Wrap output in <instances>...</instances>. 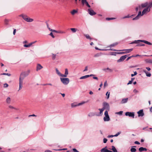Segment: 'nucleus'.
Returning <instances> with one entry per match:
<instances>
[{
    "label": "nucleus",
    "instance_id": "1",
    "mask_svg": "<svg viewBox=\"0 0 152 152\" xmlns=\"http://www.w3.org/2000/svg\"><path fill=\"white\" fill-rule=\"evenodd\" d=\"M149 7H148L146 8L145 9L142 11V13H141V11H139L137 15L135 18H133L132 20H137L140 18V16H142L146 13L149 12L150 11V9H149Z\"/></svg>",
    "mask_w": 152,
    "mask_h": 152
},
{
    "label": "nucleus",
    "instance_id": "2",
    "mask_svg": "<svg viewBox=\"0 0 152 152\" xmlns=\"http://www.w3.org/2000/svg\"><path fill=\"white\" fill-rule=\"evenodd\" d=\"M104 50H112L113 51H125V52L126 53H128L130 52H131L133 50V49H124L123 50H117L116 49H111L110 48V49H105Z\"/></svg>",
    "mask_w": 152,
    "mask_h": 152
},
{
    "label": "nucleus",
    "instance_id": "3",
    "mask_svg": "<svg viewBox=\"0 0 152 152\" xmlns=\"http://www.w3.org/2000/svg\"><path fill=\"white\" fill-rule=\"evenodd\" d=\"M61 82L64 85H67L69 82V80L68 78H61Z\"/></svg>",
    "mask_w": 152,
    "mask_h": 152
},
{
    "label": "nucleus",
    "instance_id": "4",
    "mask_svg": "<svg viewBox=\"0 0 152 152\" xmlns=\"http://www.w3.org/2000/svg\"><path fill=\"white\" fill-rule=\"evenodd\" d=\"M21 76H20L19 78V89L18 90L19 91V90L21 89L23 87V81L24 80L23 77H21Z\"/></svg>",
    "mask_w": 152,
    "mask_h": 152
},
{
    "label": "nucleus",
    "instance_id": "5",
    "mask_svg": "<svg viewBox=\"0 0 152 152\" xmlns=\"http://www.w3.org/2000/svg\"><path fill=\"white\" fill-rule=\"evenodd\" d=\"M105 116L104 118V121H109L110 120V118L109 116L108 112L107 110L105 111L104 112Z\"/></svg>",
    "mask_w": 152,
    "mask_h": 152
},
{
    "label": "nucleus",
    "instance_id": "6",
    "mask_svg": "<svg viewBox=\"0 0 152 152\" xmlns=\"http://www.w3.org/2000/svg\"><path fill=\"white\" fill-rule=\"evenodd\" d=\"M103 107H102L104 110L106 109L107 111L110 110V106L109 104L106 102H104L103 104Z\"/></svg>",
    "mask_w": 152,
    "mask_h": 152
},
{
    "label": "nucleus",
    "instance_id": "7",
    "mask_svg": "<svg viewBox=\"0 0 152 152\" xmlns=\"http://www.w3.org/2000/svg\"><path fill=\"white\" fill-rule=\"evenodd\" d=\"M30 72V70H27L26 72L22 73L20 74V76H21V75H22L21 77L22 76L23 77V79H24V78L25 77L27 76V75H28Z\"/></svg>",
    "mask_w": 152,
    "mask_h": 152
},
{
    "label": "nucleus",
    "instance_id": "8",
    "mask_svg": "<svg viewBox=\"0 0 152 152\" xmlns=\"http://www.w3.org/2000/svg\"><path fill=\"white\" fill-rule=\"evenodd\" d=\"M128 55H127L121 56L119 59L118 60L117 62H120L123 61L126 57H128Z\"/></svg>",
    "mask_w": 152,
    "mask_h": 152
},
{
    "label": "nucleus",
    "instance_id": "9",
    "mask_svg": "<svg viewBox=\"0 0 152 152\" xmlns=\"http://www.w3.org/2000/svg\"><path fill=\"white\" fill-rule=\"evenodd\" d=\"M126 116H128L129 117H132L133 118H134V113L130 112H126L125 113Z\"/></svg>",
    "mask_w": 152,
    "mask_h": 152
},
{
    "label": "nucleus",
    "instance_id": "10",
    "mask_svg": "<svg viewBox=\"0 0 152 152\" xmlns=\"http://www.w3.org/2000/svg\"><path fill=\"white\" fill-rule=\"evenodd\" d=\"M88 13L91 15H95L96 13L94 11L91 9H88Z\"/></svg>",
    "mask_w": 152,
    "mask_h": 152
},
{
    "label": "nucleus",
    "instance_id": "11",
    "mask_svg": "<svg viewBox=\"0 0 152 152\" xmlns=\"http://www.w3.org/2000/svg\"><path fill=\"white\" fill-rule=\"evenodd\" d=\"M138 115L139 117L143 116L144 115V113L143 112V110L142 109L140 110L137 112Z\"/></svg>",
    "mask_w": 152,
    "mask_h": 152
},
{
    "label": "nucleus",
    "instance_id": "12",
    "mask_svg": "<svg viewBox=\"0 0 152 152\" xmlns=\"http://www.w3.org/2000/svg\"><path fill=\"white\" fill-rule=\"evenodd\" d=\"M94 75L93 74H91L90 75H86L83 76H82V77H80V79H86V78H87L90 76H94Z\"/></svg>",
    "mask_w": 152,
    "mask_h": 152
},
{
    "label": "nucleus",
    "instance_id": "13",
    "mask_svg": "<svg viewBox=\"0 0 152 152\" xmlns=\"http://www.w3.org/2000/svg\"><path fill=\"white\" fill-rule=\"evenodd\" d=\"M68 74V71L67 69H65V72L64 75L62 74V77H66Z\"/></svg>",
    "mask_w": 152,
    "mask_h": 152
},
{
    "label": "nucleus",
    "instance_id": "14",
    "mask_svg": "<svg viewBox=\"0 0 152 152\" xmlns=\"http://www.w3.org/2000/svg\"><path fill=\"white\" fill-rule=\"evenodd\" d=\"M147 150L146 149V148H143L142 147H140L139 148V151L140 152H142L144 151H147Z\"/></svg>",
    "mask_w": 152,
    "mask_h": 152
},
{
    "label": "nucleus",
    "instance_id": "15",
    "mask_svg": "<svg viewBox=\"0 0 152 152\" xmlns=\"http://www.w3.org/2000/svg\"><path fill=\"white\" fill-rule=\"evenodd\" d=\"M128 98L122 99L121 101V103L122 104H124L126 103L128 101Z\"/></svg>",
    "mask_w": 152,
    "mask_h": 152
},
{
    "label": "nucleus",
    "instance_id": "16",
    "mask_svg": "<svg viewBox=\"0 0 152 152\" xmlns=\"http://www.w3.org/2000/svg\"><path fill=\"white\" fill-rule=\"evenodd\" d=\"M139 41H140L141 42H144L146 44H147L149 45H152V44L151 43L146 40H139Z\"/></svg>",
    "mask_w": 152,
    "mask_h": 152
},
{
    "label": "nucleus",
    "instance_id": "17",
    "mask_svg": "<svg viewBox=\"0 0 152 152\" xmlns=\"http://www.w3.org/2000/svg\"><path fill=\"white\" fill-rule=\"evenodd\" d=\"M42 68L43 67L40 64H38L37 65L36 70L38 71Z\"/></svg>",
    "mask_w": 152,
    "mask_h": 152
},
{
    "label": "nucleus",
    "instance_id": "18",
    "mask_svg": "<svg viewBox=\"0 0 152 152\" xmlns=\"http://www.w3.org/2000/svg\"><path fill=\"white\" fill-rule=\"evenodd\" d=\"M33 19L32 18H30L28 17H27V18H26V20L25 21L27 22H32L33 21Z\"/></svg>",
    "mask_w": 152,
    "mask_h": 152
},
{
    "label": "nucleus",
    "instance_id": "19",
    "mask_svg": "<svg viewBox=\"0 0 152 152\" xmlns=\"http://www.w3.org/2000/svg\"><path fill=\"white\" fill-rule=\"evenodd\" d=\"M19 16L22 17L23 19L25 20L28 17L26 15L23 14L20 15Z\"/></svg>",
    "mask_w": 152,
    "mask_h": 152
},
{
    "label": "nucleus",
    "instance_id": "20",
    "mask_svg": "<svg viewBox=\"0 0 152 152\" xmlns=\"http://www.w3.org/2000/svg\"><path fill=\"white\" fill-rule=\"evenodd\" d=\"M56 71L57 74L60 76L62 77V74H61L57 68L56 69Z\"/></svg>",
    "mask_w": 152,
    "mask_h": 152
},
{
    "label": "nucleus",
    "instance_id": "21",
    "mask_svg": "<svg viewBox=\"0 0 152 152\" xmlns=\"http://www.w3.org/2000/svg\"><path fill=\"white\" fill-rule=\"evenodd\" d=\"M143 72H144L146 74V76L147 77H150L151 74V73H148V72L146 71L145 70H143Z\"/></svg>",
    "mask_w": 152,
    "mask_h": 152
},
{
    "label": "nucleus",
    "instance_id": "22",
    "mask_svg": "<svg viewBox=\"0 0 152 152\" xmlns=\"http://www.w3.org/2000/svg\"><path fill=\"white\" fill-rule=\"evenodd\" d=\"M53 32H55L57 33H60V34H65V32L64 31H58L56 30H54L53 31Z\"/></svg>",
    "mask_w": 152,
    "mask_h": 152
},
{
    "label": "nucleus",
    "instance_id": "23",
    "mask_svg": "<svg viewBox=\"0 0 152 152\" xmlns=\"http://www.w3.org/2000/svg\"><path fill=\"white\" fill-rule=\"evenodd\" d=\"M6 103L8 104H10L11 102V99L10 97H8L6 100Z\"/></svg>",
    "mask_w": 152,
    "mask_h": 152
},
{
    "label": "nucleus",
    "instance_id": "24",
    "mask_svg": "<svg viewBox=\"0 0 152 152\" xmlns=\"http://www.w3.org/2000/svg\"><path fill=\"white\" fill-rule=\"evenodd\" d=\"M118 42H115V43H114L113 44L110 45L108 46V47H115V46H116L117 45H118Z\"/></svg>",
    "mask_w": 152,
    "mask_h": 152
},
{
    "label": "nucleus",
    "instance_id": "25",
    "mask_svg": "<svg viewBox=\"0 0 152 152\" xmlns=\"http://www.w3.org/2000/svg\"><path fill=\"white\" fill-rule=\"evenodd\" d=\"M148 6V3L146 2L144 4H141V7L142 8H143L144 7H146L147 6Z\"/></svg>",
    "mask_w": 152,
    "mask_h": 152
},
{
    "label": "nucleus",
    "instance_id": "26",
    "mask_svg": "<svg viewBox=\"0 0 152 152\" xmlns=\"http://www.w3.org/2000/svg\"><path fill=\"white\" fill-rule=\"evenodd\" d=\"M110 149L112 150L113 152H117V150L114 146H112V148Z\"/></svg>",
    "mask_w": 152,
    "mask_h": 152
},
{
    "label": "nucleus",
    "instance_id": "27",
    "mask_svg": "<svg viewBox=\"0 0 152 152\" xmlns=\"http://www.w3.org/2000/svg\"><path fill=\"white\" fill-rule=\"evenodd\" d=\"M77 12V10H73L71 12V13L72 15H73Z\"/></svg>",
    "mask_w": 152,
    "mask_h": 152
},
{
    "label": "nucleus",
    "instance_id": "28",
    "mask_svg": "<svg viewBox=\"0 0 152 152\" xmlns=\"http://www.w3.org/2000/svg\"><path fill=\"white\" fill-rule=\"evenodd\" d=\"M101 151H111L110 150H108L107 149V146H106L105 147L102 148L101 150Z\"/></svg>",
    "mask_w": 152,
    "mask_h": 152
},
{
    "label": "nucleus",
    "instance_id": "29",
    "mask_svg": "<svg viewBox=\"0 0 152 152\" xmlns=\"http://www.w3.org/2000/svg\"><path fill=\"white\" fill-rule=\"evenodd\" d=\"M70 30L73 33L77 31V29L76 28H70Z\"/></svg>",
    "mask_w": 152,
    "mask_h": 152
},
{
    "label": "nucleus",
    "instance_id": "30",
    "mask_svg": "<svg viewBox=\"0 0 152 152\" xmlns=\"http://www.w3.org/2000/svg\"><path fill=\"white\" fill-rule=\"evenodd\" d=\"M95 115L94 113H90L88 114V116L89 117H92L94 116Z\"/></svg>",
    "mask_w": 152,
    "mask_h": 152
},
{
    "label": "nucleus",
    "instance_id": "31",
    "mask_svg": "<svg viewBox=\"0 0 152 152\" xmlns=\"http://www.w3.org/2000/svg\"><path fill=\"white\" fill-rule=\"evenodd\" d=\"M130 151L131 152H135L136 151V149L135 148H132L131 149Z\"/></svg>",
    "mask_w": 152,
    "mask_h": 152
},
{
    "label": "nucleus",
    "instance_id": "32",
    "mask_svg": "<svg viewBox=\"0 0 152 152\" xmlns=\"http://www.w3.org/2000/svg\"><path fill=\"white\" fill-rule=\"evenodd\" d=\"M117 54V52H111L110 53V55H111L116 56Z\"/></svg>",
    "mask_w": 152,
    "mask_h": 152
},
{
    "label": "nucleus",
    "instance_id": "33",
    "mask_svg": "<svg viewBox=\"0 0 152 152\" xmlns=\"http://www.w3.org/2000/svg\"><path fill=\"white\" fill-rule=\"evenodd\" d=\"M9 21V20L7 19H5L4 20V23L5 24L8 25V22Z\"/></svg>",
    "mask_w": 152,
    "mask_h": 152
},
{
    "label": "nucleus",
    "instance_id": "34",
    "mask_svg": "<svg viewBox=\"0 0 152 152\" xmlns=\"http://www.w3.org/2000/svg\"><path fill=\"white\" fill-rule=\"evenodd\" d=\"M99 110L100 111V114L102 113L103 111L104 110L103 108L101 109H99Z\"/></svg>",
    "mask_w": 152,
    "mask_h": 152
},
{
    "label": "nucleus",
    "instance_id": "35",
    "mask_svg": "<svg viewBox=\"0 0 152 152\" xmlns=\"http://www.w3.org/2000/svg\"><path fill=\"white\" fill-rule=\"evenodd\" d=\"M23 46L26 48H29L31 47V45L29 43L28 45L25 44Z\"/></svg>",
    "mask_w": 152,
    "mask_h": 152
},
{
    "label": "nucleus",
    "instance_id": "36",
    "mask_svg": "<svg viewBox=\"0 0 152 152\" xmlns=\"http://www.w3.org/2000/svg\"><path fill=\"white\" fill-rule=\"evenodd\" d=\"M85 36L87 39H91V38L89 35L86 34L85 35Z\"/></svg>",
    "mask_w": 152,
    "mask_h": 152
},
{
    "label": "nucleus",
    "instance_id": "37",
    "mask_svg": "<svg viewBox=\"0 0 152 152\" xmlns=\"http://www.w3.org/2000/svg\"><path fill=\"white\" fill-rule=\"evenodd\" d=\"M8 107H9V108H10V109H15V110H17V109L16 108L10 105H9Z\"/></svg>",
    "mask_w": 152,
    "mask_h": 152
},
{
    "label": "nucleus",
    "instance_id": "38",
    "mask_svg": "<svg viewBox=\"0 0 152 152\" xmlns=\"http://www.w3.org/2000/svg\"><path fill=\"white\" fill-rule=\"evenodd\" d=\"M115 19V18H106V20H111L114 19Z\"/></svg>",
    "mask_w": 152,
    "mask_h": 152
},
{
    "label": "nucleus",
    "instance_id": "39",
    "mask_svg": "<svg viewBox=\"0 0 152 152\" xmlns=\"http://www.w3.org/2000/svg\"><path fill=\"white\" fill-rule=\"evenodd\" d=\"M106 95L107 96V99H108L110 96V92H107L106 94Z\"/></svg>",
    "mask_w": 152,
    "mask_h": 152
},
{
    "label": "nucleus",
    "instance_id": "40",
    "mask_svg": "<svg viewBox=\"0 0 152 152\" xmlns=\"http://www.w3.org/2000/svg\"><path fill=\"white\" fill-rule=\"evenodd\" d=\"M1 75H7L9 76H11V74L9 73H3V74H1Z\"/></svg>",
    "mask_w": 152,
    "mask_h": 152
},
{
    "label": "nucleus",
    "instance_id": "41",
    "mask_svg": "<svg viewBox=\"0 0 152 152\" xmlns=\"http://www.w3.org/2000/svg\"><path fill=\"white\" fill-rule=\"evenodd\" d=\"M77 106V104L76 105V104H75V103H72V104H71V107H75L76 106Z\"/></svg>",
    "mask_w": 152,
    "mask_h": 152
},
{
    "label": "nucleus",
    "instance_id": "42",
    "mask_svg": "<svg viewBox=\"0 0 152 152\" xmlns=\"http://www.w3.org/2000/svg\"><path fill=\"white\" fill-rule=\"evenodd\" d=\"M56 55L54 54H52V59L54 60L55 59Z\"/></svg>",
    "mask_w": 152,
    "mask_h": 152
},
{
    "label": "nucleus",
    "instance_id": "43",
    "mask_svg": "<svg viewBox=\"0 0 152 152\" xmlns=\"http://www.w3.org/2000/svg\"><path fill=\"white\" fill-rule=\"evenodd\" d=\"M49 35L52 37L53 38H54L55 36L53 35V33L52 32L50 33Z\"/></svg>",
    "mask_w": 152,
    "mask_h": 152
},
{
    "label": "nucleus",
    "instance_id": "44",
    "mask_svg": "<svg viewBox=\"0 0 152 152\" xmlns=\"http://www.w3.org/2000/svg\"><path fill=\"white\" fill-rule=\"evenodd\" d=\"M148 7L149 8H151L152 7V1L148 4Z\"/></svg>",
    "mask_w": 152,
    "mask_h": 152
},
{
    "label": "nucleus",
    "instance_id": "45",
    "mask_svg": "<svg viewBox=\"0 0 152 152\" xmlns=\"http://www.w3.org/2000/svg\"><path fill=\"white\" fill-rule=\"evenodd\" d=\"M81 2L82 4H84L85 3L87 2V0H82Z\"/></svg>",
    "mask_w": 152,
    "mask_h": 152
},
{
    "label": "nucleus",
    "instance_id": "46",
    "mask_svg": "<svg viewBox=\"0 0 152 152\" xmlns=\"http://www.w3.org/2000/svg\"><path fill=\"white\" fill-rule=\"evenodd\" d=\"M121 133V132H118L117 134H116L115 135H114V136L115 137H117L118 136L119 134H120Z\"/></svg>",
    "mask_w": 152,
    "mask_h": 152
},
{
    "label": "nucleus",
    "instance_id": "47",
    "mask_svg": "<svg viewBox=\"0 0 152 152\" xmlns=\"http://www.w3.org/2000/svg\"><path fill=\"white\" fill-rule=\"evenodd\" d=\"M123 113V112L122 111H120L119 112H117L116 113V114H119V115H122V113Z\"/></svg>",
    "mask_w": 152,
    "mask_h": 152
},
{
    "label": "nucleus",
    "instance_id": "48",
    "mask_svg": "<svg viewBox=\"0 0 152 152\" xmlns=\"http://www.w3.org/2000/svg\"><path fill=\"white\" fill-rule=\"evenodd\" d=\"M126 53L125 52H117V54H126Z\"/></svg>",
    "mask_w": 152,
    "mask_h": 152
},
{
    "label": "nucleus",
    "instance_id": "49",
    "mask_svg": "<svg viewBox=\"0 0 152 152\" xmlns=\"http://www.w3.org/2000/svg\"><path fill=\"white\" fill-rule=\"evenodd\" d=\"M8 86V85L7 83H5L4 84V88H7Z\"/></svg>",
    "mask_w": 152,
    "mask_h": 152
},
{
    "label": "nucleus",
    "instance_id": "50",
    "mask_svg": "<svg viewBox=\"0 0 152 152\" xmlns=\"http://www.w3.org/2000/svg\"><path fill=\"white\" fill-rule=\"evenodd\" d=\"M85 103V102H82L81 103H79L78 104H77V106H80V105H81L82 104H84Z\"/></svg>",
    "mask_w": 152,
    "mask_h": 152
},
{
    "label": "nucleus",
    "instance_id": "51",
    "mask_svg": "<svg viewBox=\"0 0 152 152\" xmlns=\"http://www.w3.org/2000/svg\"><path fill=\"white\" fill-rule=\"evenodd\" d=\"M37 42V41H35L34 42H31L30 43V44L31 45V46L33 44H34V43H35L36 42Z\"/></svg>",
    "mask_w": 152,
    "mask_h": 152
},
{
    "label": "nucleus",
    "instance_id": "52",
    "mask_svg": "<svg viewBox=\"0 0 152 152\" xmlns=\"http://www.w3.org/2000/svg\"><path fill=\"white\" fill-rule=\"evenodd\" d=\"M106 69L109 70L110 72H112L113 71V70L112 69H110L109 68H107L105 69V70Z\"/></svg>",
    "mask_w": 152,
    "mask_h": 152
},
{
    "label": "nucleus",
    "instance_id": "53",
    "mask_svg": "<svg viewBox=\"0 0 152 152\" xmlns=\"http://www.w3.org/2000/svg\"><path fill=\"white\" fill-rule=\"evenodd\" d=\"M100 55L99 53H97L95 55H94V57H99L100 56Z\"/></svg>",
    "mask_w": 152,
    "mask_h": 152
},
{
    "label": "nucleus",
    "instance_id": "54",
    "mask_svg": "<svg viewBox=\"0 0 152 152\" xmlns=\"http://www.w3.org/2000/svg\"><path fill=\"white\" fill-rule=\"evenodd\" d=\"M107 140L106 138H104L103 139V142L104 143H106L107 141Z\"/></svg>",
    "mask_w": 152,
    "mask_h": 152
},
{
    "label": "nucleus",
    "instance_id": "55",
    "mask_svg": "<svg viewBox=\"0 0 152 152\" xmlns=\"http://www.w3.org/2000/svg\"><path fill=\"white\" fill-rule=\"evenodd\" d=\"M85 4H86V5L88 7H90V6L89 4L88 3V2H86V3H85Z\"/></svg>",
    "mask_w": 152,
    "mask_h": 152
},
{
    "label": "nucleus",
    "instance_id": "56",
    "mask_svg": "<svg viewBox=\"0 0 152 152\" xmlns=\"http://www.w3.org/2000/svg\"><path fill=\"white\" fill-rule=\"evenodd\" d=\"M138 41H139V40H135L134 42H132L131 43V44H133V43H138Z\"/></svg>",
    "mask_w": 152,
    "mask_h": 152
},
{
    "label": "nucleus",
    "instance_id": "57",
    "mask_svg": "<svg viewBox=\"0 0 152 152\" xmlns=\"http://www.w3.org/2000/svg\"><path fill=\"white\" fill-rule=\"evenodd\" d=\"M72 150L74 152H79L78 151H77L76 149L75 148H73Z\"/></svg>",
    "mask_w": 152,
    "mask_h": 152
},
{
    "label": "nucleus",
    "instance_id": "58",
    "mask_svg": "<svg viewBox=\"0 0 152 152\" xmlns=\"http://www.w3.org/2000/svg\"><path fill=\"white\" fill-rule=\"evenodd\" d=\"M107 86V81H105L104 84V87H105Z\"/></svg>",
    "mask_w": 152,
    "mask_h": 152
},
{
    "label": "nucleus",
    "instance_id": "59",
    "mask_svg": "<svg viewBox=\"0 0 152 152\" xmlns=\"http://www.w3.org/2000/svg\"><path fill=\"white\" fill-rule=\"evenodd\" d=\"M101 152H113L112 151H101Z\"/></svg>",
    "mask_w": 152,
    "mask_h": 152
},
{
    "label": "nucleus",
    "instance_id": "60",
    "mask_svg": "<svg viewBox=\"0 0 152 152\" xmlns=\"http://www.w3.org/2000/svg\"><path fill=\"white\" fill-rule=\"evenodd\" d=\"M115 137L114 136V135H109L107 137L108 138H110V137Z\"/></svg>",
    "mask_w": 152,
    "mask_h": 152
},
{
    "label": "nucleus",
    "instance_id": "61",
    "mask_svg": "<svg viewBox=\"0 0 152 152\" xmlns=\"http://www.w3.org/2000/svg\"><path fill=\"white\" fill-rule=\"evenodd\" d=\"M88 70V66H86L84 70H83V72H85L87 71Z\"/></svg>",
    "mask_w": 152,
    "mask_h": 152
},
{
    "label": "nucleus",
    "instance_id": "62",
    "mask_svg": "<svg viewBox=\"0 0 152 152\" xmlns=\"http://www.w3.org/2000/svg\"><path fill=\"white\" fill-rule=\"evenodd\" d=\"M134 143L136 144H137V145H139L140 144V143L137 141H136L134 142Z\"/></svg>",
    "mask_w": 152,
    "mask_h": 152
},
{
    "label": "nucleus",
    "instance_id": "63",
    "mask_svg": "<svg viewBox=\"0 0 152 152\" xmlns=\"http://www.w3.org/2000/svg\"><path fill=\"white\" fill-rule=\"evenodd\" d=\"M132 81L130 80L129 81V82L128 83L127 85H128L131 84H132Z\"/></svg>",
    "mask_w": 152,
    "mask_h": 152
},
{
    "label": "nucleus",
    "instance_id": "64",
    "mask_svg": "<svg viewBox=\"0 0 152 152\" xmlns=\"http://www.w3.org/2000/svg\"><path fill=\"white\" fill-rule=\"evenodd\" d=\"M45 152H52L51 151L49 150H46Z\"/></svg>",
    "mask_w": 152,
    "mask_h": 152
}]
</instances>
